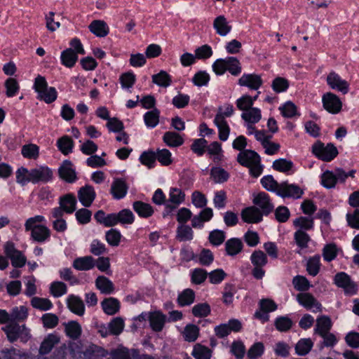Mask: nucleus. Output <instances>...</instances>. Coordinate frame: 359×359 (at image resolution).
<instances>
[{
	"instance_id": "nucleus-1",
	"label": "nucleus",
	"mask_w": 359,
	"mask_h": 359,
	"mask_svg": "<svg viewBox=\"0 0 359 359\" xmlns=\"http://www.w3.org/2000/svg\"><path fill=\"white\" fill-rule=\"evenodd\" d=\"M45 222L46 219L42 215H36L25 221V231H30V238L33 241L43 243L50 239V230L46 226L41 224Z\"/></svg>"
},
{
	"instance_id": "nucleus-2",
	"label": "nucleus",
	"mask_w": 359,
	"mask_h": 359,
	"mask_svg": "<svg viewBox=\"0 0 359 359\" xmlns=\"http://www.w3.org/2000/svg\"><path fill=\"white\" fill-rule=\"evenodd\" d=\"M237 161L241 165L248 167L250 173L254 177H257L262 174L263 168L260 163L261 159L255 151L250 149L243 150L238 154Z\"/></svg>"
},
{
	"instance_id": "nucleus-3",
	"label": "nucleus",
	"mask_w": 359,
	"mask_h": 359,
	"mask_svg": "<svg viewBox=\"0 0 359 359\" xmlns=\"http://www.w3.org/2000/svg\"><path fill=\"white\" fill-rule=\"evenodd\" d=\"M34 89L37 93V99L50 104L56 100L57 92L54 87H48L45 77L39 75L34 80Z\"/></svg>"
},
{
	"instance_id": "nucleus-4",
	"label": "nucleus",
	"mask_w": 359,
	"mask_h": 359,
	"mask_svg": "<svg viewBox=\"0 0 359 359\" xmlns=\"http://www.w3.org/2000/svg\"><path fill=\"white\" fill-rule=\"evenodd\" d=\"M2 330L5 332L8 340L11 343H14L18 339L22 343H26L32 337L29 329L25 325H20L18 323H10L3 327Z\"/></svg>"
},
{
	"instance_id": "nucleus-5",
	"label": "nucleus",
	"mask_w": 359,
	"mask_h": 359,
	"mask_svg": "<svg viewBox=\"0 0 359 359\" xmlns=\"http://www.w3.org/2000/svg\"><path fill=\"white\" fill-rule=\"evenodd\" d=\"M185 200L184 192L176 187H172L169 191V197L165 203V207L162 213L163 217H165L172 213L180 204H182Z\"/></svg>"
},
{
	"instance_id": "nucleus-6",
	"label": "nucleus",
	"mask_w": 359,
	"mask_h": 359,
	"mask_svg": "<svg viewBox=\"0 0 359 359\" xmlns=\"http://www.w3.org/2000/svg\"><path fill=\"white\" fill-rule=\"evenodd\" d=\"M312 151L319 159L327 162L331 161L338 154L337 149L334 144L330 143L325 146L320 142L313 145Z\"/></svg>"
},
{
	"instance_id": "nucleus-7",
	"label": "nucleus",
	"mask_w": 359,
	"mask_h": 359,
	"mask_svg": "<svg viewBox=\"0 0 359 359\" xmlns=\"http://www.w3.org/2000/svg\"><path fill=\"white\" fill-rule=\"evenodd\" d=\"M53 171L47 166H39L30 170L29 180L33 184L47 183L53 179Z\"/></svg>"
},
{
	"instance_id": "nucleus-8",
	"label": "nucleus",
	"mask_w": 359,
	"mask_h": 359,
	"mask_svg": "<svg viewBox=\"0 0 359 359\" xmlns=\"http://www.w3.org/2000/svg\"><path fill=\"white\" fill-rule=\"evenodd\" d=\"M4 252L11 260L12 265L15 267H22L26 263V257L22 252L15 248L12 242H6L4 245Z\"/></svg>"
},
{
	"instance_id": "nucleus-9",
	"label": "nucleus",
	"mask_w": 359,
	"mask_h": 359,
	"mask_svg": "<svg viewBox=\"0 0 359 359\" xmlns=\"http://www.w3.org/2000/svg\"><path fill=\"white\" fill-rule=\"evenodd\" d=\"M242 329L241 323L237 319H231L227 323H222L216 326L214 329L215 335L220 338L227 337L231 332H237Z\"/></svg>"
},
{
	"instance_id": "nucleus-10",
	"label": "nucleus",
	"mask_w": 359,
	"mask_h": 359,
	"mask_svg": "<svg viewBox=\"0 0 359 359\" xmlns=\"http://www.w3.org/2000/svg\"><path fill=\"white\" fill-rule=\"evenodd\" d=\"M304 194V191L297 184H289L287 182L280 183L278 196L285 198H292L294 199L300 198Z\"/></svg>"
},
{
	"instance_id": "nucleus-11",
	"label": "nucleus",
	"mask_w": 359,
	"mask_h": 359,
	"mask_svg": "<svg viewBox=\"0 0 359 359\" xmlns=\"http://www.w3.org/2000/svg\"><path fill=\"white\" fill-rule=\"evenodd\" d=\"M323 107L330 113H339L342 107V103L337 95L332 93H327L322 97Z\"/></svg>"
},
{
	"instance_id": "nucleus-12",
	"label": "nucleus",
	"mask_w": 359,
	"mask_h": 359,
	"mask_svg": "<svg viewBox=\"0 0 359 359\" xmlns=\"http://www.w3.org/2000/svg\"><path fill=\"white\" fill-rule=\"evenodd\" d=\"M253 203L257 206L261 212L268 215L273 212L274 205L272 203L269 196L265 192H260L253 198Z\"/></svg>"
},
{
	"instance_id": "nucleus-13",
	"label": "nucleus",
	"mask_w": 359,
	"mask_h": 359,
	"mask_svg": "<svg viewBox=\"0 0 359 359\" xmlns=\"http://www.w3.org/2000/svg\"><path fill=\"white\" fill-rule=\"evenodd\" d=\"M334 281L339 287L344 288L346 293L353 294L356 292L357 288L355 284L345 272L337 273L334 276Z\"/></svg>"
},
{
	"instance_id": "nucleus-14",
	"label": "nucleus",
	"mask_w": 359,
	"mask_h": 359,
	"mask_svg": "<svg viewBox=\"0 0 359 359\" xmlns=\"http://www.w3.org/2000/svg\"><path fill=\"white\" fill-rule=\"evenodd\" d=\"M327 83L328 86L334 90L346 94L349 90V84L334 72H331L327 76Z\"/></svg>"
},
{
	"instance_id": "nucleus-15",
	"label": "nucleus",
	"mask_w": 359,
	"mask_h": 359,
	"mask_svg": "<svg viewBox=\"0 0 359 359\" xmlns=\"http://www.w3.org/2000/svg\"><path fill=\"white\" fill-rule=\"evenodd\" d=\"M297 300L301 305L313 313L320 312L322 310L321 304L310 293L299 294Z\"/></svg>"
},
{
	"instance_id": "nucleus-16",
	"label": "nucleus",
	"mask_w": 359,
	"mask_h": 359,
	"mask_svg": "<svg viewBox=\"0 0 359 359\" xmlns=\"http://www.w3.org/2000/svg\"><path fill=\"white\" fill-rule=\"evenodd\" d=\"M238 83L241 86H245L251 90H258L262 85L263 81L260 75L255 74H244L238 79Z\"/></svg>"
},
{
	"instance_id": "nucleus-17",
	"label": "nucleus",
	"mask_w": 359,
	"mask_h": 359,
	"mask_svg": "<svg viewBox=\"0 0 359 359\" xmlns=\"http://www.w3.org/2000/svg\"><path fill=\"white\" fill-rule=\"evenodd\" d=\"M262 212L255 206L244 208L241 212V218L243 222L249 224L259 223L262 220Z\"/></svg>"
},
{
	"instance_id": "nucleus-18",
	"label": "nucleus",
	"mask_w": 359,
	"mask_h": 359,
	"mask_svg": "<svg viewBox=\"0 0 359 359\" xmlns=\"http://www.w3.org/2000/svg\"><path fill=\"white\" fill-rule=\"evenodd\" d=\"M60 337L56 334H48L42 341L39 348V357L48 354L54 346L60 342Z\"/></svg>"
},
{
	"instance_id": "nucleus-19",
	"label": "nucleus",
	"mask_w": 359,
	"mask_h": 359,
	"mask_svg": "<svg viewBox=\"0 0 359 359\" xmlns=\"http://www.w3.org/2000/svg\"><path fill=\"white\" fill-rule=\"evenodd\" d=\"M79 201L84 207H90L95 198V192L92 186L86 185L78 191Z\"/></svg>"
},
{
	"instance_id": "nucleus-20",
	"label": "nucleus",
	"mask_w": 359,
	"mask_h": 359,
	"mask_svg": "<svg viewBox=\"0 0 359 359\" xmlns=\"http://www.w3.org/2000/svg\"><path fill=\"white\" fill-rule=\"evenodd\" d=\"M60 177L69 183H72L76 180L75 170L69 161H65L58 170Z\"/></svg>"
},
{
	"instance_id": "nucleus-21",
	"label": "nucleus",
	"mask_w": 359,
	"mask_h": 359,
	"mask_svg": "<svg viewBox=\"0 0 359 359\" xmlns=\"http://www.w3.org/2000/svg\"><path fill=\"white\" fill-rule=\"evenodd\" d=\"M68 309L74 313L82 316L85 313V306L83 300L78 296L70 294L67 299Z\"/></svg>"
},
{
	"instance_id": "nucleus-22",
	"label": "nucleus",
	"mask_w": 359,
	"mask_h": 359,
	"mask_svg": "<svg viewBox=\"0 0 359 359\" xmlns=\"http://www.w3.org/2000/svg\"><path fill=\"white\" fill-rule=\"evenodd\" d=\"M149 320L151 329L155 332H160L163 330L166 316L160 311H155L149 313Z\"/></svg>"
},
{
	"instance_id": "nucleus-23",
	"label": "nucleus",
	"mask_w": 359,
	"mask_h": 359,
	"mask_svg": "<svg viewBox=\"0 0 359 359\" xmlns=\"http://www.w3.org/2000/svg\"><path fill=\"white\" fill-rule=\"evenodd\" d=\"M213 27L221 36H226L231 30V26L224 15H219L214 20Z\"/></svg>"
},
{
	"instance_id": "nucleus-24",
	"label": "nucleus",
	"mask_w": 359,
	"mask_h": 359,
	"mask_svg": "<svg viewBox=\"0 0 359 359\" xmlns=\"http://www.w3.org/2000/svg\"><path fill=\"white\" fill-rule=\"evenodd\" d=\"M128 187L122 179H116L111 187V194L115 199H121L126 195Z\"/></svg>"
},
{
	"instance_id": "nucleus-25",
	"label": "nucleus",
	"mask_w": 359,
	"mask_h": 359,
	"mask_svg": "<svg viewBox=\"0 0 359 359\" xmlns=\"http://www.w3.org/2000/svg\"><path fill=\"white\" fill-rule=\"evenodd\" d=\"M243 248V244L241 239L232 238L225 243L226 254L229 256H236L239 254Z\"/></svg>"
},
{
	"instance_id": "nucleus-26",
	"label": "nucleus",
	"mask_w": 359,
	"mask_h": 359,
	"mask_svg": "<svg viewBox=\"0 0 359 359\" xmlns=\"http://www.w3.org/2000/svg\"><path fill=\"white\" fill-rule=\"evenodd\" d=\"M214 123L218 128L219 137L222 141H226L229 135L230 128L222 114H217Z\"/></svg>"
},
{
	"instance_id": "nucleus-27",
	"label": "nucleus",
	"mask_w": 359,
	"mask_h": 359,
	"mask_svg": "<svg viewBox=\"0 0 359 359\" xmlns=\"http://www.w3.org/2000/svg\"><path fill=\"white\" fill-rule=\"evenodd\" d=\"M10 313L11 323L23 322L28 317V309L25 306H15L12 308Z\"/></svg>"
},
{
	"instance_id": "nucleus-28",
	"label": "nucleus",
	"mask_w": 359,
	"mask_h": 359,
	"mask_svg": "<svg viewBox=\"0 0 359 359\" xmlns=\"http://www.w3.org/2000/svg\"><path fill=\"white\" fill-rule=\"evenodd\" d=\"M133 208L137 215L143 218H148L154 213V209L150 204L140 201H135Z\"/></svg>"
},
{
	"instance_id": "nucleus-29",
	"label": "nucleus",
	"mask_w": 359,
	"mask_h": 359,
	"mask_svg": "<svg viewBox=\"0 0 359 359\" xmlns=\"http://www.w3.org/2000/svg\"><path fill=\"white\" fill-rule=\"evenodd\" d=\"M60 59L64 66L72 68L78 60V55L72 48H69L61 53Z\"/></svg>"
},
{
	"instance_id": "nucleus-30",
	"label": "nucleus",
	"mask_w": 359,
	"mask_h": 359,
	"mask_svg": "<svg viewBox=\"0 0 359 359\" xmlns=\"http://www.w3.org/2000/svg\"><path fill=\"white\" fill-rule=\"evenodd\" d=\"M94 266L95 261L91 256L76 258L73 262V267L79 271H88Z\"/></svg>"
},
{
	"instance_id": "nucleus-31",
	"label": "nucleus",
	"mask_w": 359,
	"mask_h": 359,
	"mask_svg": "<svg viewBox=\"0 0 359 359\" xmlns=\"http://www.w3.org/2000/svg\"><path fill=\"white\" fill-rule=\"evenodd\" d=\"M76 203V197L73 194H67L60 198V206L68 214L75 211Z\"/></svg>"
},
{
	"instance_id": "nucleus-32",
	"label": "nucleus",
	"mask_w": 359,
	"mask_h": 359,
	"mask_svg": "<svg viewBox=\"0 0 359 359\" xmlns=\"http://www.w3.org/2000/svg\"><path fill=\"white\" fill-rule=\"evenodd\" d=\"M88 28L92 33L99 37H104L109 33L108 26L102 20H93Z\"/></svg>"
},
{
	"instance_id": "nucleus-33",
	"label": "nucleus",
	"mask_w": 359,
	"mask_h": 359,
	"mask_svg": "<svg viewBox=\"0 0 359 359\" xmlns=\"http://www.w3.org/2000/svg\"><path fill=\"white\" fill-rule=\"evenodd\" d=\"M95 285L102 293L105 294H111L114 290L113 283L108 278L103 276L97 278Z\"/></svg>"
},
{
	"instance_id": "nucleus-34",
	"label": "nucleus",
	"mask_w": 359,
	"mask_h": 359,
	"mask_svg": "<svg viewBox=\"0 0 359 359\" xmlns=\"http://www.w3.org/2000/svg\"><path fill=\"white\" fill-rule=\"evenodd\" d=\"M332 327L330 318L326 316H321L316 320L315 332L320 336L329 332Z\"/></svg>"
},
{
	"instance_id": "nucleus-35",
	"label": "nucleus",
	"mask_w": 359,
	"mask_h": 359,
	"mask_svg": "<svg viewBox=\"0 0 359 359\" xmlns=\"http://www.w3.org/2000/svg\"><path fill=\"white\" fill-rule=\"evenodd\" d=\"M313 346V342L309 338H304L299 340L296 344L294 349L298 355L304 356L307 355Z\"/></svg>"
},
{
	"instance_id": "nucleus-36",
	"label": "nucleus",
	"mask_w": 359,
	"mask_h": 359,
	"mask_svg": "<svg viewBox=\"0 0 359 359\" xmlns=\"http://www.w3.org/2000/svg\"><path fill=\"white\" fill-rule=\"evenodd\" d=\"M163 142L170 147H177L184 142L183 138L177 133L168 131L163 137Z\"/></svg>"
},
{
	"instance_id": "nucleus-37",
	"label": "nucleus",
	"mask_w": 359,
	"mask_h": 359,
	"mask_svg": "<svg viewBox=\"0 0 359 359\" xmlns=\"http://www.w3.org/2000/svg\"><path fill=\"white\" fill-rule=\"evenodd\" d=\"M82 329L80 324L72 320L65 324V333L72 339H77L81 335Z\"/></svg>"
},
{
	"instance_id": "nucleus-38",
	"label": "nucleus",
	"mask_w": 359,
	"mask_h": 359,
	"mask_svg": "<svg viewBox=\"0 0 359 359\" xmlns=\"http://www.w3.org/2000/svg\"><path fill=\"white\" fill-rule=\"evenodd\" d=\"M2 359H25V353L14 347L4 348L0 350Z\"/></svg>"
},
{
	"instance_id": "nucleus-39",
	"label": "nucleus",
	"mask_w": 359,
	"mask_h": 359,
	"mask_svg": "<svg viewBox=\"0 0 359 359\" xmlns=\"http://www.w3.org/2000/svg\"><path fill=\"white\" fill-rule=\"evenodd\" d=\"M101 304L104 312L108 315L115 314L120 308L118 300L113 297L105 299Z\"/></svg>"
},
{
	"instance_id": "nucleus-40",
	"label": "nucleus",
	"mask_w": 359,
	"mask_h": 359,
	"mask_svg": "<svg viewBox=\"0 0 359 359\" xmlns=\"http://www.w3.org/2000/svg\"><path fill=\"white\" fill-rule=\"evenodd\" d=\"M57 147L64 155H67L72 151L74 142L69 136L64 135L57 140Z\"/></svg>"
},
{
	"instance_id": "nucleus-41",
	"label": "nucleus",
	"mask_w": 359,
	"mask_h": 359,
	"mask_svg": "<svg viewBox=\"0 0 359 359\" xmlns=\"http://www.w3.org/2000/svg\"><path fill=\"white\" fill-rule=\"evenodd\" d=\"M131 352L135 353V350L120 346L111 351L110 357L111 359H133L134 355Z\"/></svg>"
},
{
	"instance_id": "nucleus-42",
	"label": "nucleus",
	"mask_w": 359,
	"mask_h": 359,
	"mask_svg": "<svg viewBox=\"0 0 359 359\" xmlns=\"http://www.w3.org/2000/svg\"><path fill=\"white\" fill-rule=\"evenodd\" d=\"M293 325V321L287 316H278L274 321L276 330L281 332L289 331Z\"/></svg>"
},
{
	"instance_id": "nucleus-43",
	"label": "nucleus",
	"mask_w": 359,
	"mask_h": 359,
	"mask_svg": "<svg viewBox=\"0 0 359 359\" xmlns=\"http://www.w3.org/2000/svg\"><path fill=\"white\" fill-rule=\"evenodd\" d=\"M241 118L247 123H257L261 118V110L257 107H252L241 114Z\"/></svg>"
},
{
	"instance_id": "nucleus-44",
	"label": "nucleus",
	"mask_w": 359,
	"mask_h": 359,
	"mask_svg": "<svg viewBox=\"0 0 359 359\" xmlns=\"http://www.w3.org/2000/svg\"><path fill=\"white\" fill-rule=\"evenodd\" d=\"M160 111L158 109L154 108L151 111H147L144 115V121L145 125L148 128L156 127L159 122Z\"/></svg>"
},
{
	"instance_id": "nucleus-45",
	"label": "nucleus",
	"mask_w": 359,
	"mask_h": 359,
	"mask_svg": "<svg viewBox=\"0 0 359 359\" xmlns=\"http://www.w3.org/2000/svg\"><path fill=\"white\" fill-rule=\"evenodd\" d=\"M139 160L142 165L147 166L149 169L153 168L156 165V153L151 150L145 151L142 153Z\"/></svg>"
},
{
	"instance_id": "nucleus-46",
	"label": "nucleus",
	"mask_w": 359,
	"mask_h": 359,
	"mask_svg": "<svg viewBox=\"0 0 359 359\" xmlns=\"http://www.w3.org/2000/svg\"><path fill=\"white\" fill-rule=\"evenodd\" d=\"M192 355L195 359H210L212 351L205 346L197 344L194 347Z\"/></svg>"
},
{
	"instance_id": "nucleus-47",
	"label": "nucleus",
	"mask_w": 359,
	"mask_h": 359,
	"mask_svg": "<svg viewBox=\"0 0 359 359\" xmlns=\"http://www.w3.org/2000/svg\"><path fill=\"white\" fill-rule=\"evenodd\" d=\"M31 305L36 309L41 311H48L53 307V304L50 299L34 297L31 299Z\"/></svg>"
},
{
	"instance_id": "nucleus-48",
	"label": "nucleus",
	"mask_w": 359,
	"mask_h": 359,
	"mask_svg": "<svg viewBox=\"0 0 359 359\" xmlns=\"http://www.w3.org/2000/svg\"><path fill=\"white\" fill-rule=\"evenodd\" d=\"M22 155L29 159H36L39 156V147L34 144H28L22 146Z\"/></svg>"
},
{
	"instance_id": "nucleus-49",
	"label": "nucleus",
	"mask_w": 359,
	"mask_h": 359,
	"mask_svg": "<svg viewBox=\"0 0 359 359\" xmlns=\"http://www.w3.org/2000/svg\"><path fill=\"white\" fill-rule=\"evenodd\" d=\"M194 299V292L191 289H186L179 294L177 302L181 306H185L191 304Z\"/></svg>"
},
{
	"instance_id": "nucleus-50",
	"label": "nucleus",
	"mask_w": 359,
	"mask_h": 359,
	"mask_svg": "<svg viewBox=\"0 0 359 359\" xmlns=\"http://www.w3.org/2000/svg\"><path fill=\"white\" fill-rule=\"evenodd\" d=\"M199 334V328L196 325L189 324L184 330L183 337L187 341H195Z\"/></svg>"
},
{
	"instance_id": "nucleus-51",
	"label": "nucleus",
	"mask_w": 359,
	"mask_h": 359,
	"mask_svg": "<svg viewBox=\"0 0 359 359\" xmlns=\"http://www.w3.org/2000/svg\"><path fill=\"white\" fill-rule=\"evenodd\" d=\"M250 261L254 266H264L268 263V258L263 251L255 250L250 256Z\"/></svg>"
},
{
	"instance_id": "nucleus-52",
	"label": "nucleus",
	"mask_w": 359,
	"mask_h": 359,
	"mask_svg": "<svg viewBox=\"0 0 359 359\" xmlns=\"http://www.w3.org/2000/svg\"><path fill=\"white\" fill-rule=\"evenodd\" d=\"M320 257L319 255H315L308 260L306 270L311 276H316L318 273L320 268Z\"/></svg>"
},
{
	"instance_id": "nucleus-53",
	"label": "nucleus",
	"mask_w": 359,
	"mask_h": 359,
	"mask_svg": "<svg viewBox=\"0 0 359 359\" xmlns=\"http://www.w3.org/2000/svg\"><path fill=\"white\" fill-rule=\"evenodd\" d=\"M261 184L267 191L276 192L278 195L280 184L271 175H266L262 178Z\"/></svg>"
},
{
	"instance_id": "nucleus-54",
	"label": "nucleus",
	"mask_w": 359,
	"mask_h": 359,
	"mask_svg": "<svg viewBox=\"0 0 359 359\" xmlns=\"http://www.w3.org/2000/svg\"><path fill=\"white\" fill-rule=\"evenodd\" d=\"M152 81L159 86L168 87L171 83V78L166 72L162 70L152 76Z\"/></svg>"
},
{
	"instance_id": "nucleus-55",
	"label": "nucleus",
	"mask_w": 359,
	"mask_h": 359,
	"mask_svg": "<svg viewBox=\"0 0 359 359\" xmlns=\"http://www.w3.org/2000/svg\"><path fill=\"white\" fill-rule=\"evenodd\" d=\"M338 249L334 243H329L323 249V257L325 261L330 262L334 260L337 256Z\"/></svg>"
},
{
	"instance_id": "nucleus-56",
	"label": "nucleus",
	"mask_w": 359,
	"mask_h": 359,
	"mask_svg": "<svg viewBox=\"0 0 359 359\" xmlns=\"http://www.w3.org/2000/svg\"><path fill=\"white\" fill-rule=\"evenodd\" d=\"M50 292L54 297H60L67 292V287L63 282L54 281L50 284Z\"/></svg>"
},
{
	"instance_id": "nucleus-57",
	"label": "nucleus",
	"mask_w": 359,
	"mask_h": 359,
	"mask_svg": "<svg viewBox=\"0 0 359 359\" xmlns=\"http://www.w3.org/2000/svg\"><path fill=\"white\" fill-rule=\"evenodd\" d=\"M332 171L326 170L321 175V184L326 189L335 187L337 182Z\"/></svg>"
},
{
	"instance_id": "nucleus-58",
	"label": "nucleus",
	"mask_w": 359,
	"mask_h": 359,
	"mask_svg": "<svg viewBox=\"0 0 359 359\" xmlns=\"http://www.w3.org/2000/svg\"><path fill=\"white\" fill-rule=\"evenodd\" d=\"M241 63L236 57H227L226 71H229L233 76H238L241 74Z\"/></svg>"
},
{
	"instance_id": "nucleus-59",
	"label": "nucleus",
	"mask_w": 359,
	"mask_h": 359,
	"mask_svg": "<svg viewBox=\"0 0 359 359\" xmlns=\"http://www.w3.org/2000/svg\"><path fill=\"white\" fill-rule=\"evenodd\" d=\"M193 234L194 232L189 226L182 225L177 227V238L181 241L192 240Z\"/></svg>"
},
{
	"instance_id": "nucleus-60",
	"label": "nucleus",
	"mask_w": 359,
	"mask_h": 359,
	"mask_svg": "<svg viewBox=\"0 0 359 359\" xmlns=\"http://www.w3.org/2000/svg\"><path fill=\"white\" fill-rule=\"evenodd\" d=\"M225 238L226 235L224 231L215 229L210 231L208 239L211 244L218 246L224 243Z\"/></svg>"
},
{
	"instance_id": "nucleus-61",
	"label": "nucleus",
	"mask_w": 359,
	"mask_h": 359,
	"mask_svg": "<svg viewBox=\"0 0 359 359\" xmlns=\"http://www.w3.org/2000/svg\"><path fill=\"white\" fill-rule=\"evenodd\" d=\"M273 168L282 172H287L293 167V163L285 158H279L273 161Z\"/></svg>"
},
{
	"instance_id": "nucleus-62",
	"label": "nucleus",
	"mask_w": 359,
	"mask_h": 359,
	"mask_svg": "<svg viewBox=\"0 0 359 359\" xmlns=\"http://www.w3.org/2000/svg\"><path fill=\"white\" fill-rule=\"evenodd\" d=\"M155 153L156 155V160H158L161 165L168 166L172 163V155L168 149H157Z\"/></svg>"
},
{
	"instance_id": "nucleus-63",
	"label": "nucleus",
	"mask_w": 359,
	"mask_h": 359,
	"mask_svg": "<svg viewBox=\"0 0 359 359\" xmlns=\"http://www.w3.org/2000/svg\"><path fill=\"white\" fill-rule=\"evenodd\" d=\"M41 319L43 327L48 329L55 327L59 323L58 317L55 314L51 313L43 314Z\"/></svg>"
},
{
	"instance_id": "nucleus-64",
	"label": "nucleus",
	"mask_w": 359,
	"mask_h": 359,
	"mask_svg": "<svg viewBox=\"0 0 359 359\" xmlns=\"http://www.w3.org/2000/svg\"><path fill=\"white\" fill-rule=\"evenodd\" d=\"M5 87L6 89V94L7 97H11L15 96L19 90L20 86L16 79L8 78L5 81Z\"/></svg>"
}]
</instances>
